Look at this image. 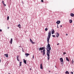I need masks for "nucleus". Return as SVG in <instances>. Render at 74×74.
I'll list each match as a JSON object with an SVG mask.
<instances>
[{"instance_id":"4","label":"nucleus","mask_w":74,"mask_h":74,"mask_svg":"<svg viewBox=\"0 0 74 74\" xmlns=\"http://www.w3.org/2000/svg\"><path fill=\"white\" fill-rule=\"evenodd\" d=\"M51 34H54V32H55V31H54V29H52L51 30Z\"/></svg>"},{"instance_id":"10","label":"nucleus","mask_w":74,"mask_h":74,"mask_svg":"<svg viewBox=\"0 0 74 74\" xmlns=\"http://www.w3.org/2000/svg\"><path fill=\"white\" fill-rule=\"evenodd\" d=\"M10 44H12V38L10 40Z\"/></svg>"},{"instance_id":"22","label":"nucleus","mask_w":74,"mask_h":74,"mask_svg":"<svg viewBox=\"0 0 74 74\" xmlns=\"http://www.w3.org/2000/svg\"><path fill=\"white\" fill-rule=\"evenodd\" d=\"M45 31H47L48 30V28H46L45 29Z\"/></svg>"},{"instance_id":"36","label":"nucleus","mask_w":74,"mask_h":74,"mask_svg":"<svg viewBox=\"0 0 74 74\" xmlns=\"http://www.w3.org/2000/svg\"><path fill=\"white\" fill-rule=\"evenodd\" d=\"M62 27V25H60V27Z\"/></svg>"},{"instance_id":"43","label":"nucleus","mask_w":74,"mask_h":74,"mask_svg":"<svg viewBox=\"0 0 74 74\" xmlns=\"http://www.w3.org/2000/svg\"><path fill=\"white\" fill-rule=\"evenodd\" d=\"M10 74V73H9V74Z\"/></svg>"},{"instance_id":"38","label":"nucleus","mask_w":74,"mask_h":74,"mask_svg":"<svg viewBox=\"0 0 74 74\" xmlns=\"http://www.w3.org/2000/svg\"><path fill=\"white\" fill-rule=\"evenodd\" d=\"M1 62V60L0 59V63Z\"/></svg>"},{"instance_id":"11","label":"nucleus","mask_w":74,"mask_h":74,"mask_svg":"<svg viewBox=\"0 0 74 74\" xmlns=\"http://www.w3.org/2000/svg\"><path fill=\"white\" fill-rule=\"evenodd\" d=\"M70 15L71 16H72V17H73L74 16V14L72 13Z\"/></svg>"},{"instance_id":"1","label":"nucleus","mask_w":74,"mask_h":74,"mask_svg":"<svg viewBox=\"0 0 74 74\" xmlns=\"http://www.w3.org/2000/svg\"><path fill=\"white\" fill-rule=\"evenodd\" d=\"M48 38H47V43L48 44V45H47V47L48 49H49V50H47V59L48 60H49V59L50 58V57L49 56L50 51L51 50V46L50 45V44H49V39H50V38H51V31H49V32L48 33Z\"/></svg>"},{"instance_id":"9","label":"nucleus","mask_w":74,"mask_h":74,"mask_svg":"<svg viewBox=\"0 0 74 74\" xmlns=\"http://www.w3.org/2000/svg\"><path fill=\"white\" fill-rule=\"evenodd\" d=\"M17 60L18 62H19V56H16Z\"/></svg>"},{"instance_id":"12","label":"nucleus","mask_w":74,"mask_h":74,"mask_svg":"<svg viewBox=\"0 0 74 74\" xmlns=\"http://www.w3.org/2000/svg\"><path fill=\"white\" fill-rule=\"evenodd\" d=\"M40 68L41 69H43V66H42V64H41L40 65Z\"/></svg>"},{"instance_id":"13","label":"nucleus","mask_w":74,"mask_h":74,"mask_svg":"<svg viewBox=\"0 0 74 74\" xmlns=\"http://www.w3.org/2000/svg\"><path fill=\"white\" fill-rule=\"evenodd\" d=\"M30 55V54L26 53L25 54V55H26V57H27L28 56H29Z\"/></svg>"},{"instance_id":"5","label":"nucleus","mask_w":74,"mask_h":74,"mask_svg":"<svg viewBox=\"0 0 74 74\" xmlns=\"http://www.w3.org/2000/svg\"><path fill=\"white\" fill-rule=\"evenodd\" d=\"M44 47H40L39 49V51H42V50H43V49H44Z\"/></svg>"},{"instance_id":"15","label":"nucleus","mask_w":74,"mask_h":74,"mask_svg":"<svg viewBox=\"0 0 74 74\" xmlns=\"http://www.w3.org/2000/svg\"><path fill=\"white\" fill-rule=\"evenodd\" d=\"M69 23H72V22H73V20L70 19L69 20Z\"/></svg>"},{"instance_id":"26","label":"nucleus","mask_w":74,"mask_h":74,"mask_svg":"<svg viewBox=\"0 0 74 74\" xmlns=\"http://www.w3.org/2000/svg\"><path fill=\"white\" fill-rule=\"evenodd\" d=\"M34 55H33V59H34Z\"/></svg>"},{"instance_id":"31","label":"nucleus","mask_w":74,"mask_h":74,"mask_svg":"<svg viewBox=\"0 0 74 74\" xmlns=\"http://www.w3.org/2000/svg\"><path fill=\"white\" fill-rule=\"evenodd\" d=\"M66 36H68V34H66Z\"/></svg>"},{"instance_id":"41","label":"nucleus","mask_w":74,"mask_h":74,"mask_svg":"<svg viewBox=\"0 0 74 74\" xmlns=\"http://www.w3.org/2000/svg\"><path fill=\"white\" fill-rule=\"evenodd\" d=\"M49 72H51V71H49Z\"/></svg>"},{"instance_id":"7","label":"nucleus","mask_w":74,"mask_h":74,"mask_svg":"<svg viewBox=\"0 0 74 74\" xmlns=\"http://www.w3.org/2000/svg\"><path fill=\"white\" fill-rule=\"evenodd\" d=\"M56 37H59V34L58 33H56Z\"/></svg>"},{"instance_id":"16","label":"nucleus","mask_w":74,"mask_h":74,"mask_svg":"<svg viewBox=\"0 0 74 74\" xmlns=\"http://www.w3.org/2000/svg\"><path fill=\"white\" fill-rule=\"evenodd\" d=\"M66 60H67V61H68V62H69V58H68V57H66Z\"/></svg>"},{"instance_id":"3","label":"nucleus","mask_w":74,"mask_h":74,"mask_svg":"<svg viewBox=\"0 0 74 74\" xmlns=\"http://www.w3.org/2000/svg\"><path fill=\"white\" fill-rule=\"evenodd\" d=\"M45 49H44L42 51L43 52V56H44V55H45Z\"/></svg>"},{"instance_id":"34","label":"nucleus","mask_w":74,"mask_h":74,"mask_svg":"<svg viewBox=\"0 0 74 74\" xmlns=\"http://www.w3.org/2000/svg\"><path fill=\"white\" fill-rule=\"evenodd\" d=\"M57 28H59V27H58V24L57 25Z\"/></svg>"},{"instance_id":"14","label":"nucleus","mask_w":74,"mask_h":74,"mask_svg":"<svg viewBox=\"0 0 74 74\" xmlns=\"http://www.w3.org/2000/svg\"><path fill=\"white\" fill-rule=\"evenodd\" d=\"M8 54H4V55L5 56V57H6V58H8Z\"/></svg>"},{"instance_id":"8","label":"nucleus","mask_w":74,"mask_h":74,"mask_svg":"<svg viewBox=\"0 0 74 74\" xmlns=\"http://www.w3.org/2000/svg\"><path fill=\"white\" fill-rule=\"evenodd\" d=\"M30 42L32 43V44H35V42H34L31 39H30Z\"/></svg>"},{"instance_id":"40","label":"nucleus","mask_w":74,"mask_h":74,"mask_svg":"<svg viewBox=\"0 0 74 74\" xmlns=\"http://www.w3.org/2000/svg\"><path fill=\"white\" fill-rule=\"evenodd\" d=\"M42 51H41V53H42Z\"/></svg>"},{"instance_id":"30","label":"nucleus","mask_w":74,"mask_h":74,"mask_svg":"<svg viewBox=\"0 0 74 74\" xmlns=\"http://www.w3.org/2000/svg\"><path fill=\"white\" fill-rule=\"evenodd\" d=\"M66 54V53L65 52H64V53H63V55H65V54Z\"/></svg>"},{"instance_id":"20","label":"nucleus","mask_w":74,"mask_h":74,"mask_svg":"<svg viewBox=\"0 0 74 74\" xmlns=\"http://www.w3.org/2000/svg\"><path fill=\"white\" fill-rule=\"evenodd\" d=\"M18 27L20 28V29L21 28V25L19 24L18 26Z\"/></svg>"},{"instance_id":"42","label":"nucleus","mask_w":74,"mask_h":74,"mask_svg":"<svg viewBox=\"0 0 74 74\" xmlns=\"http://www.w3.org/2000/svg\"><path fill=\"white\" fill-rule=\"evenodd\" d=\"M19 47H21V46H19Z\"/></svg>"},{"instance_id":"19","label":"nucleus","mask_w":74,"mask_h":74,"mask_svg":"<svg viewBox=\"0 0 74 74\" xmlns=\"http://www.w3.org/2000/svg\"><path fill=\"white\" fill-rule=\"evenodd\" d=\"M19 66H22V62H20Z\"/></svg>"},{"instance_id":"23","label":"nucleus","mask_w":74,"mask_h":74,"mask_svg":"<svg viewBox=\"0 0 74 74\" xmlns=\"http://www.w3.org/2000/svg\"><path fill=\"white\" fill-rule=\"evenodd\" d=\"M2 3H3V4H4V1H2Z\"/></svg>"},{"instance_id":"37","label":"nucleus","mask_w":74,"mask_h":74,"mask_svg":"<svg viewBox=\"0 0 74 74\" xmlns=\"http://www.w3.org/2000/svg\"><path fill=\"white\" fill-rule=\"evenodd\" d=\"M30 70H32V69L30 68Z\"/></svg>"},{"instance_id":"21","label":"nucleus","mask_w":74,"mask_h":74,"mask_svg":"<svg viewBox=\"0 0 74 74\" xmlns=\"http://www.w3.org/2000/svg\"><path fill=\"white\" fill-rule=\"evenodd\" d=\"M9 16H8L7 17V20L8 21V20H9Z\"/></svg>"},{"instance_id":"32","label":"nucleus","mask_w":74,"mask_h":74,"mask_svg":"<svg viewBox=\"0 0 74 74\" xmlns=\"http://www.w3.org/2000/svg\"><path fill=\"white\" fill-rule=\"evenodd\" d=\"M21 48H22L23 51V48L22 47H21Z\"/></svg>"},{"instance_id":"39","label":"nucleus","mask_w":74,"mask_h":74,"mask_svg":"<svg viewBox=\"0 0 74 74\" xmlns=\"http://www.w3.org/2000/svg\"><path fill=\"white\" fill-rule=\"evenodd\" d=\"M8 29H9V27H8Z\"/></svg>"},{"instance_id":"25","label":"nucleus","mask_w":74,"mask_h":74,"mask_svg":"<svg viewBox=\"0 0 74 74\" xmlns=\"http://www.w3.org/2000/svg\"><path fill=\"white\" fill-rule=\"evenodd\" d=\"M52 37H55V35H53L52 36Z\"/></svg>"},{"instance_id":"2","label":"nucleus","mask_w":74,"mask_h":74,"mask_svg":"<svg viewBox=\"0 0 74 74\" xmlns=\"http://www.w3.org/2000/svg\"><path fill=\"white\" fill-rule=\"evenodd\" d=\"M60 62H61V63H62V64H63V59L62 58H60Z\"/></svg>"},{"instance_id":"27","label":"nucleus","mask_w":74,"mask_h":74,"mask_svg":"<svg viewBox=\"0 0 74 74\" xmlns=\"http://www.w3.org/2000/svg\"><path fill=\"white\" fill-rule=\"evenodd\" d=\"M41 1H42V3H43V2H44V1L43 0H41Z\"/></svg>"},{"instance_id":"24","label":"nucleus","mask_w":74,"mask_h":74,"mask_svg":"<svg viewBox=\"0 0 74 74\" xmlns=\"http://www.w3.org/2000/svg\"><path fill=\"white\" fill-rule=\"evenodd\" d=\"M74 63V61H73V60H72V64H73Z\"/></svg>"},{"instance_id":"28","label":"nucleus","mask_w":74,"mask_h":74,"mask_svg":"<svg viewBox=\"0 0 74 74\" xmlns=\"http://www.w3.org/2000/svg\"><path fill=\"white\" fill-rule=\"evenodd\" d=\"M71 74H73V72H71Z\"/></svg>"},{"instance_id":"35","label":"nucleus","mask_w":74,"mask_h":74,"mask_svg":"<svg viewBox=\"0 0 74 74\" xmlns=\"http://www.w3.org/2000/svg\"><path fill=\"white\" fill-rule=\"evenodd\" d=\"M59 44H60L59 43H58L57 44V45H59Z\"/></svg>"},{"instance_id":"29","label":"nucleus","mask_w":74,"mask_h":74,"mask_svg":"<svg viewBox=\"0 0 74 74\" xmlns=\"http://www.w3.org/2000/svg\"><path fill=\"white\" fill-rule=\"evenodd\" d=\"M3 5H4V6H6V5L5 4V3H4V4H3Z\"/></svg>"},{"instance_id":"17","label":"nucleus","mask_w":74,"mask_h":74,"mask_svg":"<svg viewBox=\"0 0 74 74\" xmlns=\"http://www.w3.org/2000/svg\"><path fill=\"white\" fill-rule=\"evenodd\" d=\"M23 62L25 64H26V60H25V59H24Z\"/></svg>"},{"instance_id":"33","label":"nucleus","mask_w":74,"mask_h":74,"mask_svg":"<svg viewBox=\"0 0 74 74\" xmlns=\"http://www.w3.org/2000/svg\"><path fill=\"white\" fill-rule=\"evenodd\" d=\"M0 32H2V30L0 29Z\"/></svg>"},{"instance_id":"18","label":"nucleus","mask_w":74,"mask_h":74,"mask_svg":"<svg viewBox=\"0 0 74 74\" xmlns=\"http://www.w3.org/2000/svg\"><path fill=\"white\" fill-rule=\"evenodd\" d=\"M65 74H69V72L67 71H66L65 72Z\"/></svg>"},{"instance_id":"6","label":"nucleus","mask_w":74,"mask_h":74,"mask_svg":"<svg viewBox=\"0 0 74 74\" xmlns=\"http://www.w3.org/2000/svg\"><path fill=\"white\" fill-rule=\"evenodd\" d=\"M56 23H57V24H58V25H59V24L60 23V21H58Z\"/></svg>"}]
</instances>
